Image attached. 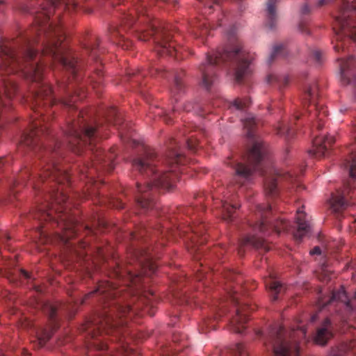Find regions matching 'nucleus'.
Returning <instances> with one entry per match:
<instances>
[{
    "instance_id": "f257e3e1",
    "label": "nucleus",
    "mask_w": 356,
    "mask_h": 356,
    "mask_svg": "<svg viewBox=\"0 0 356 356\" xmlns=\"http://www.w3.org/2000/svg\"><path fill=\"white\" fill-rule=\"evenodd\" d=\"M120 290L115 284L104 281L98 284L95 291L87 293L78 300L83 304L92 296H101L103 311L82 325V330L94 339L91 346L99 352V356H122L128 351L122 338L128 333L126 325L128 317L133 313L129 305L124 304L123 298H118Z\"/></svg>"
},
{
    "instance_id": "f03ea898",
    "label": "nucleus",
    "mask_w": 356,
    "mask_h": 356,
    "mask_svg": "<svg viewBox=\"0 0 356 356\" xmlns=\"http://www.w3.org/2000/svg\"><path fill=\"white\" fill-rule=\"evenodd\" d=\"M186 163V159L178 149L175 140L170 141L168 152L163 161L158 159L154 149L145 148L132 161L134 170L149 179L145 186L136 183L135 200L137 205L144 210L153 208L155 204L152 197L153 186L172 188L182 172L181 165Z\"/></svg>"
},
{
    "instance_id": "7ed1b4c3",
    "label": "nucleus",
    "mask_w": 356,
    "mask_h": 356,
    "mask_svg": "<svg viewBox=\"0 0 356 356\" xmlns=\"http://www.w3.org/2000/svg\"><path fill=\"white\" fill-rule=\"evenodd\" d=\"M243 124L246 131L249 146L240 161H229L227 163L234 170V181L242 186L250 179L254 171L258 170L265 177L264 188L266 195L275 197L278 195L279 181L286 180L293 183L296 177L291 173L283 172L271 165L268 156L267 145L256 134L255 118L248 116L243 120Z\"/></svg>"
},
{
    "instance_id": "20e7f679",
    "label": "nucleus",
    "mask_w": 356,
    "mask_h": 356,
    "mask_svg": "<svg viewBox=\"0 0 356 356\" xmlns=\"http://www.w3.org/2000/svg\"><path fill=\"white\" fill-rule=\"evenodd\" d=\"M252 56L245 52L238 42L230 47L219 49L213 55L207 54L205 63L199 68L201 73V84L209 90L216 79L217 67L228 60L235 64V80L237 83H241L248 79L252 73Z\"/></svg>"
},
{
    "instance_id": "39448f33",
    "label": "nucleus",
    "mask_w": 356,
    "mask_h": 356,
    "mask_svg": "<svg viewBox=\"0 0 356 356\" xmlns=\"http://www.w3.org/2000/svg\"><path fill=\"white\" fill-rule=\"evenodd\" d=\"M149 232L146 229H142L138 232L130 234L132 241L137 242V244H132V255L136 261V271L127 269L123 271L120 266L115 270L114 276L118 280H124L127 277V280H123L124 284L127 282L132 285L137 286L143 276H150L156 272L157 264L154 260L156 255L152 244L147 241L146 237Z\"/></svg>"
},
{
    "instance_id": "423d86ee",
    "label": "nucleus",
    "mask_w": 356,
    "mask_h": 356,
    "mask_svg": "<svg viewBox=\"0 0 356 356\" xmlns=\"http://www.w3.org/2000/svg\"><path fill=\"white\" fill-rule=\"evenodd\" d=\"M306 337V330L298 326L286 331L282 325L273 327L269 335L268 346L275 356H299L298 341Z\"/></svg>"
},
{
    "instance_id": "0eeeda50",
    "label": "nucleus",
    "mask_w": 356,
    "mask_h": 356,
    "mask_svg": "<svg viewBox=\"0 0 356 356\" xmlns=\"http://www.w3.org/2000/svg\"><path fill=\"white\" fill-rule=\"evenodd\" d=\"M354 13H356V2L343 0L342 7L333 25L334 39L332 42L337 52L343 49L345 38L356 42V20L353 19Z\"/></svg>"
},
{
    "instance_id": "6e6552de",
    "label": "nucleus",
    "mask_w": 356,
    "mask_h": 356,
    "mask_svg": "<svg viewBox=\"0 0 356 356\" xmlns=\"http://www.w3.org/2000/svg\"><path fill=\"white\" fill-rule=\"evenodd\" d=\"M138 39L146 41L153 38L155 43V51L159 55L164 54L179 58V50L177 49L175 42L172 40L168 26L156 27L149 24L148 30L142 31L138 35Z\"/></svg>"
},
{
    "instance_id": "1a4fd4ad",
    "label": "nucleus",
    "mask_w": 356,
    "mask_h": 356,
    "mask_svg": "<svg viewBox=\"0 0 356 356\" xmlns=\"http://www.w3.org/2000/svg\"><path fill=\"white\" fill-rule=\"evenodd\" d=\"M273 208L270 204L261 205L256 207V218L257 221L251 225L254 230H258L261 234L266 235L268 232L272 230L277 233L282 231H290V222L286 221L283 218H272Z\"/></svg>"
},
{
    "instance_id": "9d476101",
    "label": "nucleus",
    "mask_w": 356,
    "mask_h": 356,
    "mask_svg": "<svg viewBox=\"0 0 356 356\" xmlns=\"http://www.w3.org/2000/svg\"><path fill=\"white\" fill-rule=\"evenodd\" d=\"M147 8L145 4V1L143 0L137 1L134 4V8L128 13H124L122 17V23L120 29L112 28L111 29V40L114 42L120 44V42H117L115 39V38H124L122 31L127 29L131 28L135 24L138 26V24L143 22H149L150 18L149 15L147 13Z\"/></svg>"
},
{
    "instance_id": "9b49d317",
    "label": "nucleus",
    "mask_w": 356,
    "mask_h": 356,
    "mask_svg": "<svg viewBox=\"0 0 356 356\" xmlns=\"http://www.w3.org/2000/svg\"><path fill=\"white\" fill-rule=\"evenodd\" d=\"M335 304L338 307L337 312H339V314L341 316V319L344 321H347L353 313L356 312V291L354 299L352 301L348 300L346 291L343 288H341L337 291H332V296L327 301L321 298L318 302V307L321 309L327 305Z\"/></svg>"
},
{
    "instance_id": "f8f14e48",
    "label": "nucleus",
    "mask_w": 356,
    "mask_h": 356,
    "mask_svg": "<svg viewBox=\"0 0 356 356\" xmlns=\"http://www.w3.org/2000/svg\"><path fill=\"white\" fill-rule=\"evenodd\" d=\"M237 290L235 288L231 289L228 292L231 302L235 307V316L230 321V327L233 332L242 334L247 327L248 312L253 310L248 305H241Z\"/></svg>"
},
{
    "instance_id": "ddd939ff",
    "label": "nucleus",
    "mask_w": 356,
    "mask_h": 356,
    "mask_svg": "<svg viewBox=\"0 0 356 356\" xmlns=\"http://www.w3.org/2000/svg\"><path fill=\"white\" fill-rule=\"evenodd\" d=\"M317 95V88L315 85L308 86L305 91L304 106L306 104H314V115L316 118V129L321 130L323 127V118L327 115V111L323 106L315 103V98Z\"/></svg>"
},
{
    "instance_id": "4468645a",
    "label": "nucleus",
    "mask_w": 356,
    "mask_h": 356,
    "mask_svg": "<svg viewBox=\"0 0 356 356\" xmlns=\"http://www.w3.org/2000/svg\"><path fill=\"white\" fill-rule=\"evenodd\" d=\"M148 73L152 76H158L165 79H168L170 76H172L173 85L171 88V91L175 94L181 92L184 89L183 78L185 76V72L183 70H177L176 72H170L161 67H152L149 70Z\"/></svg>"
},
{
    "instance_id": "2eb2a0df",
    "label": "nucleus",
    "mask_w": 356,
    "mask_h": 356,
    "mask_svg": "<svg viewBox=\"0 0 356 356\" xmlns=\"http://www.w3.org/2000/svg\"><path fill=\"white\" fill-rule=\"evenodd\" d=\"M43 309L50 321L51 330H44L42 334L39 337L38 339L41 346H44L49 340L53 334V332L57 329L58 326L57 315L60 309L56 305L47 302L43 305Z\"/></svg>"
},
{
    "instance_id": "dca6fc26",
    "label": "nucleus",
    "mask_w": 356,
    "mask_h": 356,
    "mask_svg": "<svg viewBox=\"0 0 356 356\" xmlns=\"http://www.w3.org/2000/svg\"><path fill=\"white\" fill-rule=\"evenodd\" d=\"M341 82L348 85L356 81V58L350 56L347 59H339Z\"/></svg>"
},
{
    "instance_id": "f3484780",
    "label": "nucleus",
    "mask_w": 356,
    "mask_h": 356,
    "mask_svg": "<svg viewBox=\"0 0 356 356\" xmlns=\"http://www.w3.org/2000/svg\"><path fill=\"white\" fill-rule=\"evenodd\" d=\"M333 136H320L316 135L313 140L312 149L309 150V154L316 158L325 156L328 152V147L334 143Z\"/></svg>"
},
{
    "instance_id": "a211bd4d",
    "label": "nucleus",
    "mask_w": 356,
    "mask_h": 356,
    "mask_svg": "<svg viewBox=\"0 0 356 356\" xmlns=\"http://www.w3.org/2000/svg\"><path fill=\"white\" fill-rule=\"evenodd\" d=\"M353 199V196L351 195L350 189H344L341 192H339L338 194L332 195L331 199V208L333 212L337 213H340L348 207L349 203L348 199Z\"/></svg>"
},
{
    "instance_id": "6ab92c4d",
    "label": "nucleus",
    "mask_w": 356,
    "mask_h": 356,
    "mask_svg": "<svg viewBox=\"0 0 356 356\" xmlns=\"http://www.w3.org/2000/svg\"><path fill=\"white\" fill-rule=\"evenodd\" d=\"M188 229L191 232V236H188V238L191 240V252L196 253L199 250L197 248H196V246L198 244H203L207 241V236L204 234L206 225L204 224H200L191 226Z\"/></svg>"
},
{
    "instance_id": "aec40b11",
    "label": "nucleus",
    "mask_w": 356,
    "mask_h": 356,
    "mask_svg": "<svg viewBox=\"0 0 356 356\" xmlns=\"http://www.w3.org/2000/svg\"><path fill=\"white\" fill-rule=\"evenodd\" d=\"M246 245H251L257 249H264L265 251H268L269 250V248L262 238L251 235L245 236L241 240L238 247V253L239 255H243L245 252L243 247Z\"/></svg>"
},
{
    "instance_id": "412c9836",
    "label": "nucleus",
    "mask_w": 356,
    "mask_h": 356,
    "mask_svg": "<svg viewBox=\"0 0 356 356\" xmlns=\"http://www.w3.org/2000/svg\"><path fill=\"white\" fill-rule=\"evenodd\" d=\"M296 229L293 230V234L296 240L301 241L310 230V226L306 220V214L300 209L297 211Z\"/></svg>"
},
{
    "instance_id": "4be33fe9",
    "label": "nucleus",
    "mask_w": 356,
    "mask_h": 356,
    "mask_svg": "<svg viewBox=\"0 0 356 356\" xmlns=\"http://www.w3.org/2000/svg\"><path fill=\"white\" fill-rule=\"evenodd\" d=\"M348 156L344 160L343 163L349 173L351 178H356V136L354 144L350 145L348 147Z\"/></svg>"
},
{
    "instance_id": "5701e85b",
    "label": "nucleus",
    "mask_w": 356,
    "mask_h": 356,
    "mask_svg": "<svg viewBox=\"0 0 356 356\" xmlns=\"http://www.w3.org/2000/svg\"><path fill=\"white\" fill-rule=\"evenodd\" d=\"M83 48L93 59H97L99 54L103 53L102 48L99 47V39L96 36H90L83 44Z\"/></svg>"
},
{
    "instance_id": "b1692460",
    "label": "nucleus",
    "mask_w": 356,
    "mask_h": 356,
    "mask_svg": "<svg viewBox=\"0 0 356 356\" xmlns=\"http://www.w3.org/2000/svg\"><path fill=\"white\" fill-rule=\"evenodd\" d=\"M331 323L329 319H325L322 327L318 328L314 337V341L320 345H325L327 340L332 337V333L328 330Z\"/></svg>"
},
{
    "instance_id": "393cba45",
    "label": "nucleus",
    "mask_w": 356,
    "mask_h": 356,
    "mask_svg": "<svg viewBox=\"0 0 356 356\" xmlns=\"http://www.w3.org/2000/svg\"><path fill=\"white\" fill-rule=\"evenodd\" d=\"M275 3L276 0H268L267 1L266 24L271 29L276 26L277 21Z\"/></svg>"
},
{
    "instance_id": "a878e982",
    "label": "nucleus",
    "mask_w": 356,
    "mask_h": 356,
    "mask_svg": "<svg viewBox=\"0 0 356 356\" xmlns=\"http://www.w3.org/2000/svg\"><path fill=\"white\" fill-rule=\"evenodd\" d=\"M266 288L271 293L272 300L275 301L278 299V295L282 293L284 290V286L273 277H269L265 281Z\"/></svg>"
},
{
    "instance_id": "bb28decb",
    "label": "nucleus",
    "mask_w": 356,
    "mask_h": 356,
    "mask_svg": "<svg viewBox=\"0 0 356 356\" xmlns=\"http://www.w3.org/2000/svg\"><path fill=\"white\" fill-rule=\"evenodd\" d=\"M238 207L237 204H231L227 201H221L220 209L222 218L227 222H232L234 219V213Z\"/></svg>"
},
{
    "instance_id": "cd10ccee",
    "label": "nucleus",
    "mask_w": 356,
    "mask_h": 356,
    "mask_svg": "<svg viewBox=\"0 0 356 356\" xmlns=\"http://www.w3.org/2000/svg\"><path fill=\"white\" fill-rule=\"evenodd\" d=\"M5 276L10 282L15 284L22 279L29 280L31 278L30 274L23 269L8 270L5 273Z\"/></svg>"
},
{
    "instance_id": "c85d7f7f",
    "label": "nucleus",
    "mask_w": 356,
    "mask_h": 356,
    "mask_svg": "<svg viewBox=\"0 0 356 356\" xmlns=\"http://www.w3.org/2000/svg\"><path fill=\"white\" fill-rule=\"evenodd\" d=\"M213 28V26L208 24L205 20L198 21L193 25L192 31L196 38H204L209 34V30Z\"/></svg>"
},
{
    "instance_id": "c756f323",
    "label": "nucleus",
    "mask_w": 356,
    "mask_h": 356,
    "mask_svg": "<svg viewBox=\"0 0 356 356\" xmlns=\"http://www.w3.org/2000/svg\"><path fill=\"white\" fill-rule=\"evenodd\" d=\"M294 124L295 123L292 122L289 124L282 122L280 124L277 128V134L280 136H285L286 138L293 136L296 132Z\"/></svg>"
},
{
    "instance_id": "7c9ffc66",
    "label": "nucleus",
    "mask_w": 356,
    "mask_h": 356,
    "mask_svg": "<svg viewBox=\"0 0 356 356\" xmlns=\"http://www.w3.org/2000/svg\"><path fill=\"white\" fill-rule=\"evenodd\" d=\"M224 277L228 282L236 283L237 287L241 288L242 286L243 277L238 273L228 270L224 273Z\"/></svg>"
},
{
    "instance_id": "2f4dec72",
    "label": "nucleus",
    "mask_w": 356,
    "mask_h": 356,
    "mask_svg": "<svg viewBox=\"0 0 356 356\" xmlns=\"http://www.w3.org/2000/svg\"><path fill=\"white\" fill-rule=\"evenodd\" d=\"M186 336L181 333H173L172 335V341L174 343L177 344V347L175 348V351H179L182 347L186 346V343L185 341Z\"/></svg>"
},
{
    "instance_id": "473e14b6",
    "label": "nucleus",
    "mask_w": 356,
    "mask_h": 356,
    "mask_svg": "<svg viewBox=\"0 0 356 356\" xmlns=\"http://www.w3.org/2000/svg\"><path fill=\"white\" fill-rule=\"evenodd\" d=\"M268 81L269 83L277 82L285 86L289 82V78L286 75L277 76L275 74H270L268 76Z\"/></svg>"
},
{
    "instance_id": "72a5a7b5",
    "label": "nucleus",
    "mask_w": 356,
    "mask_h": 356,
    "mask_svg": "<svg viewBox=\"0 0 356 356\" xmlns=\"http://www.w3.org/2000/svg\"><path fill=\"white\" fill-rule=\"evenodd\" d=\"M285 51L283 44H280L273 47V51L270 55L269 62L273 61L275 58L278 56H284Z\"/></svg>"
},
{
    "instance_id": "f704fd0d",
    "label": "nucleus",
    "mask_w": 356,
    "mask_h": 356,
    "mask_svg": "<svg viewBox=\"0 0 356 356\" xmlns=\"http://www.w3.org/2000/svg\"><path fill=\"white\" fill-rule=\"evenodd\" d=\"M250 104V99L249 98H237L232 103V106H234L237 110H243L245 108H247Z\"/></svg>"
},
{
    "instance_id": "c9c22d12",
    "label": "nucleus",
    "mask_w": 356,
    "mask_h": 356,
    "mask_svg": "<svg viewBox=\"0 0 356 356\" xmlns=\"http://www.w3.org/2000/svg\"><path fill=\"white\" fill-rule=\"evenodd\" d=\"M146 72L138 70L136 72H129L128 75L130 77L131 81L136 84L141 85L140 79L146 76Z\"/></svg>"
},
{
    "instance_id": "e433bc0d",
    "label": "nucleus",
    "mask_w": 356,
    "mask_h": 356,
    "mask_svg": "<svg viewBox=\"0 0 356 356\" xmlns=\"http://www.w3.org/2000/svg\"><path fill=\"white\" fill-rule=\"evenodd\" d=\"M310 56L311 59L316 65H321L324 60L323 53L318 49L312 50Z\"/></svg>"
},
{
    "instance_id": "4c0bfd02",
    "label": "nucleus",
    "mask_w": 356,
    "mask_h": 356,
    "mask_svg": "<svg viewBox=\"0 0 356 356\" xmlns=\"http://www.w3.org/2000/svg\"><path fill=\"white\" fill-rule=\"evenodd\" d=\"M102 77L103 74L100 70H97L95 72L94 76L91 78V83L92 84L93 88L97 87V86L102 84Z\"/></svg>"
},
{
    "instance_id": "58836bf2",
    "label": "nucleus",
    "mask_w": 356,
    "mask_h": 356,
    "mask_svg": "<svg viewBox=\"0 0 356 356\" xmlns=\"http://www.w3.org/2000/svg\"><path fill=\"white\" fill-rule=\"evenodd\" d=\"M156 115L163 118V120L167 124H169L172 122L171 113H167L166 111H163V109H158Z\"/></svg>"
},
{
    "instance_id": "ea45409f",
    "label": "nucleus",
    "mask_w": 356,
    "mask_h": 356,
    "mask_svg": "<svg viewBox=\"0 0 356 356\" xmlns=\"http://www.w3.org/2000/svg\"><path fill=\"white\" fill-rule=\"evenodd\" d=\"M216 329V325L211 319L204 320L201 327L202 332H207L210 330Z\"/></svg>"
},
{
    "instance_id": "a19ab883",
    "label": "nucleus",
    "mask_w": 356,
    "mask_h": 356,
    "mask_svg": "<svg viewBox=\"0 0 356 356\" xmlns=\"http://www.w3.org/2000/svg\"><path fill=\"white\" fill-rule=\"evenodd\" d=\"M222 0H207L206 2H203L205 9L211 10L213 5H219Z\"/></svg>"
},
{
    "instance_id": "79ce46f5",
    "label": "nucleus",
    "mask_w": 356,
    "mask_h": 356,
    "mask_svg": "<svg viewBox=\"0 0 356 356\" xmlns=\"http://www.w3.org/2000/svg\"><path fill=\"white\" fill-rule=\"evenodd\" d=\"M187 146L188 149H190L192 152H195L197 149V142L196 140L188 139Z\"/></svg>"
},
{
    "instance_id": "37998d69",
    "label": "nucleus",
    "mask_w": 356,
    "mask_h": 356,
    "mask_svg": "<svg viewBox=\"0 0 356 356\" xmlns=\"http://www.w3.org/2000/svg\"><path fill=\"white\" fill-rule=\"evenodd\" d=\"M10 239V235L6 232H0V243L6 244Z\"/></svg>"
},
{
    "instance_id": "c03bdc74",
    "label": "nucleus",
    "mask_w": 356,
    "mask_h": 356,
    "mask_svg": "<svg viewBox=\"0 0 356 356\" xmlns=\"http://www.w3.org/2000/svg\"><path fill=\"white\" fill-rule=\"evenodd\" d=\"M244 347L243 345L238 343L236 344L234 349L235 356H243Z\"/></svg>"
},
{
    "instance_id": "a18cd8bd",
    "label": "nucleus",
    "mask_w": 356,
    "mask_h": 356,
    "mask_svg": "<svg viewBox=\"0 0 356 356\" xmlns=\"http://www.w3.org/2000/svg\"><path fill=\"white\" fill-rule=\"evenodd\" d=\"M228 39L230 42H234L235 41V29L234 27H232L229 31L227 32Z\"/></svg>"
},
{
    "instance_id": "49530a36",
    "label": "nucleus",
    "mask_w": 356,
    "mask_h": 356,
    "mask_svg": "<svg viewBox=\"0 0 356 356\" xmlns=\"http://www.w3.org/2000/svg\"><path fill=\"white\" fill-rule=\"evenodd\" d=\"M299 29L303 33L309 34V30L307 28V24L305 22H301L300 23V24H299Z\"/></svg>"
},
{
    "instance_id": "de8ad7c7",
    "label": "nucleus",
    "mask_w": 356,
    "mask_h": 356,
    "mask_svg": "<svg viewBox=\"0 0 356 356\" xmlns=\"http://www.w3.org/2000/svg\"><path fill=\"white\" fill-rule=\"evenodd\" d=\"M310 12V7L307 3L304 4L301 8V13L303 15H307Z\"/></svg>"
},
{
    "instance_id": "09e8293b",
    "label": "nucleus",
    "mask_w": 356,
    "mask_h": 356,
    "mask_svg": "<svg viewBox=\"0 0 356 356\" xmlns=\"http://www.w3.org/2000/svg\"><path fill=\"white\" fill-rule=\"evenodd\" d=\"M321 248L318 246L314 247L311 251V254H321Z\"/></svg>"
},
{
    "instance_id": "8fccbe9b",
    "label": "nucleus",
    "mask_w": 356,
    "mask_h": 356,
    "mask_svg": "<svg viewBox=\"0 0 356 356\" xmlns=\"http://www.w3.org/2000/svg\"><path fill=\"white\" fill-rule=\"evenodd\" d=\"M117 209H123L124 207V204L121 201H118L117 204L114 205Z\"/></svg>"
},
{
    "instance_id": "3c124183",
    "label": "nucleus",
    "mask_w": 356,
    "mask_h": 356,
    "mask_svg": "<svg viewBox=\"0 0 356 356\" xmlns=\"http://www.w3.org/2000/svg\"><path fill=\"white\" fill-rule=\"evenodd\" d=\"M22 10L24 11V12H30L31 13H33L34 12L31 11V8L28 6H24L22 8Z\"/></svg>"
},
{
    "instance_id": "603ef678",
    "label": "nucleus",
    "mask_w": 356,
    "mask_h": 356,
    "mask_svg": "<svg viewBox=\"0 0 356 356\" xmlns=\"http://www.w3.org/2000/svg\"><path fill=\"white\" fill-rule=\"evenodd\" d=\"M350 189V191H351V195L353 196V199L355 198V197H356V195H355V193H356V191L355 189H353L350 186H348L346 187L345 189Z\"/></svg>"
},
{
    "instance_id": "864d4df0",
    "label": "nucleus",
    "mask_w": 356,
    "mask_h": 356,
    "mask_svg": "<svg viewBox=\"0 0 356 356\" xmlns=\"http://www.w3.org/2000/svg\"><path fill=\"white\" fill-rule=\"evenodd\" d=\"M192 108H193L192 106L188 104V105H185L183 108L184 111L189 112L191 111Z\"/></svg>"
},
{
    "instance_id": "5fc2aeb1",
    "label": "nucleus",
    "mask_w": 356,
    "mask_h": 356,
    "mask_svg": "<svg viewBox=\"0 0 356 356\" xmlns=\"http://www.w3.org/2000/svg\"><path fill=\"white\" fill-rule=\"evenodd\" d=\"M42 227H38L40 235V236L46 237V234L44 233V231L42 229Z\"/></svg>"
},
{
    "instance_id": "6e6d98bb",
    "label": "nucleus",
    "mask_w": 356,
    "mask_h": 356,
    "mask_svg": "<svg viewBox=\"0 0 356 356\" xmlns=\"http://www.w3.org/2000/svg\"><path fill=\"white\" fill-rule=\"evenodd\" d=\"M302 115V114H300V113H296V114L294 115V119H293V120H294L295 121L298 120L300 118V115Z\"/></svg>"
},
{
    "instance_id": "4d7b16f0",
    "label": "nucleus",
    "mask_w": 356,
    "mask_h": 356,
    "mask_svg": "<svg viewBox=\"0 0 356 356\" xmlns=\"http://www.w3.org/2000/svg\"><path fill=\"white\" fill-rule=\"evenodd\" d=\"M204 277V275L202 274V273L201 272L198 275H197V278L199 280H201L202 279H203Z\"/></svg>"
},
{
    "instance_id": "13d9d810",
    "label": "nucleus",
    "mask_w": 356,
    "mask_h": 356,
    "mask_svg": "<svg viewBox=\"0 0 356 356\" xmlns=\"http://www.w3.org/2000/svg\"><path fill=\"white\" fill-rule=\"evenodd\" d=\"M317 319V314H314L311 317V321L314 322Z\"/></svg>"
},
{
    "instance_id": "bf43d9fd",
    "label": "nucleus",
    "mask_w": 356,
    "mask_h": 356,
    "mask_svg": "<svg viewBox=\"0 0 356 356\" xmlns=\"http://www.w3.org/2000/svg\"><path fill=\"white\" fill-rule=\"evenodd\" d=\"M98 254L99 255V257H103V254H104L103 250L100 248L98 250Z\"/></svg>"
},
{
    "instance_id": "052dcab7",
    "label": "nucleus",
    "mask_w": 356,
    "mask_h": 356,
    "mask_svg": "<svg viewBox=\"0 0 356 356\" xmlns=\"http://www.w3.org/2000/svg\"><path fill=\"white\" fill-rule=\"evenodd\" d=\"M86 244L85 242H81V248H86Z\"/></svg>"
},
{
    "instance_id": "680f3d73",
    "label": "nucleus",
    "mask_w": 356,
    "mask_h": 356,
    "mask_svg": "<svg viewBox=\"0 0 356 356\" xmlns=\"http://www.w3.org/2000/svg\"><path fill=\"white\" fill-rule=\"evenodd\" d=\"M85 11H86V12H87V13H91V12H92V10H91L90 9H87V10H86Z\"/></svg>"
},
{
    "instance_id": "e2e57ef3",
    "label": "nucleus",
    "mask_w": 356,
    "mask_h": 356,
    "mask_svg": "<svg viewBox=\"0 0 356 356\" xmlns=\"http://www.w3.org/2000/svg\"><path fill=\"white\" fill-rule=\"evenodd\" d=\"M98 3H100L102 0H96ZM119 1H121L122 0H118Z\"/></svg>"
},
{
    "instance_id": "0e129e2a",
    "label": "nucleus",
    "mask_w": 356,
    "mask_h": 356,
    "mask_svg": "<svg viewBox=\"0 0 356 356\" xmlns=\"http://www.w3.org/2000/svg\"><path fill=\"white\" fill-rule=\"evenodd\" d=\"M176 108L174 107L173 108V110H172V112L174 113L175 111Z\"/></svg>"
},
{
    "instance_id": "69168bd1",
    "label": "nucleus",
    "mask_w": 356,
    "mask_h": 356,
    "mask_svg": "<svg viewBox=\"0 0 356 356\" xmlns=\"http://www.w3.org/2000/svg\"><path fill=\"white\" fill-rule=\"evenodd\" d=\"M1 3H2V2H0V4H1Z\"/></svg>"
}]
</instances>
